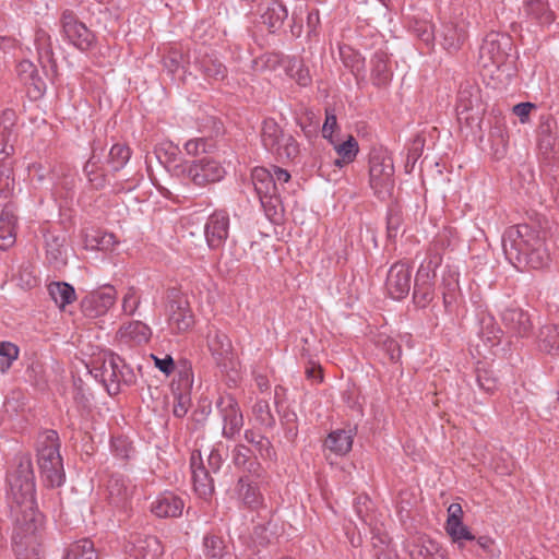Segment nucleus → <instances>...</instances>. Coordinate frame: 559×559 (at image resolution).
<instances>
[{
  "mask_svg": "<svg viewBox=\"0 0 559 559\" xmlns=\"http://www.w3.org/2000/svg\"><path fill=\"white\" fill-rule=\"evenodd\" d=\"M16 465L8 473V499L14 518L12 543L21 556L37 544V533L43 526V515L35 508V483L32 459L28 454L16 456Z\"/></svg>",
  "mask_w": 559,
  "mask_h": 559,
  "instance_id": "obj_1",
  "label": "nucleus"
},
{
  "mask_svg": "<svg viewBox=\"0 0 559 559\" xmlns=\"http://www.w3.org/2000/svg\"><path fill=\"white\" fill-rule=\"evenodd\" d=\"M502 248L507 259L524 263L532 269H542L549 261V254L539 233L526 224L510 226L502 237Z\"/></svg>",
  "mask_w": 559,
  "mask_h": 559,
  "instance_id": "obj_2",
  "label": "nucleus"
},
{
  "mask_svg": "<svg viewBox=\"0 0 559 559\" xmlns=\"http://www.w3.org/2000/svg\"><path fill=\"white\" fill-rule=\"evenodd\" d=\"M59 436L55 430H45L37 438V463L44 480L50 487H60L64 481V469L59 453Z\"/></svg>",
  "mask_w": 559,
  "mask_h": 559,
  "instance_id": "obj_3",
  "label": "nucleus"
},
{
  "mask_svg": "<svg viewBox=\"0 0 559 559\" xmlns=\"http://www.w3.org/2000/svg\"><path fill=\"white\" fill-rule=\"evenodd\" d=\"M91 373L103 383L110 395L117 394L122 384L131 385L136 379L135 373L123 359L112 353H104L95 358Z\"/></svg>",
  "mask_w": 559,
  "mask_h": 559,
  "instance_id": "obj_4",
  "label": "nucleus"
},
{
  "mask_svg": "<svg viewBox=\"0 0 559 559\" xmlns=\"http://www.w3.org/2000/svg\"><path fill=\"white\" fill-rule=\"evenodd\" d=\"M173 171L176 176L199 188L216 183L226 175V169L222 163L211 156L193 160L180 159L178 164L173 166Z\"/></svg>",
  "mask_w": 559,
  "mask_h": 559,
  "instance_id": "obj_5",
  "label": "nucleus"
},
{
  "mask_svg": "<svg viewBox=\"0 0 559 559\" xmlns=\"http://www.w3.org/2000/svg\"><path fill=\"white\" fill-rule=\"evenodd\" d=\"M394 164L390 153L373 148L369 156V186L379 199L391 197L394 186Z\"/></svg>",
  "mask_w": 559,
  "mask_h": 559,
  "instance_id": "obj_6",
  "label": "nucleus"
},
{
  "mask_svg": "<svg viewBox=\"0 0 559 559\" xmlns=\"http://www.w3.org/2000/svg\"><path fill=\"white\" fill-rule=\"evenodd\" d=\"M261 140L263 146L280 159L294 160L299 155V144L288 133H284L274 119H265L262 124Z\"/></svg>",
  "mask_w": 559,
  "mask_h": 559,
  "instance_id": "obj_7",
  "label": "nucleus"
},
{
  "mask_svg": "<svg viewBox=\"0 0 559 559\" xmlns=\"http://www.w3.org/2000/svg\"><path fill=\"white\" fill-rule=\"evenodd\" d=\"M468 22L462 14L441 17L437 28V41L448 52L455 53L468 39Z\"/></svg>",
  "mask_w": 559,
  "mask_h": 559,
  "instance_id": "obj_8",
  "label": "nucleus"
},
{
  "mask_svg": "<svg viewBox=\"0 0 559 559\" xmlns=\"http://www.w3.org/2000/svg\"><path fill=\"white\" fill-rule=\"evenodd\" d=\"M252 185L267 217L277 215L281 200L272 171L264 167H255L251 174Z\"/></svg>",
  "mask_w": 559,
  "mask_h": 559,
  "instance_id": "obj_9",
  "label": "nucleus"
},
{
  "mask_svg": "<svg viewBox=\"0 0 559 559\" xmlns=\"http://www.w3.org/2000/svg\"><path fill=\"white\" fill-rule=\"evenodd\" d=\"M511 43L499 33L488 34L479 48V64L484 69L499 70L508 60Z\"/></svg>",
  "mask_w": 559,
  "mask_h": 559,
  "instance_id": "obj_10",
  "label": "nucleus"
},
{
  "mask_svg": "<svg viewBox=\"0 0 559 559\" xmlns=\"http://www.w3.org/2000/svg\"><path fill=\"white\" fill-rule=\"evenodd\" d=\"M61 26L66 38L81 51H87L95 46L94 33L79 21L71 10H64L61 14Z\"/></svg>",
  "mask_w": 559,
  "mask_h": 559,
  "instance_id": "obj_11",
  "label": "nucleus"
},
{
  "mask_svg": "<svg viewBox=\"0 0 559 559\" xmlns=\"http://www.w3.org/2000/svg\"><path fill=\"white\" fill-rule=\"evenodd\" d=\"M216 407L223 420V437L235 438L243 426V416L238 402L233 395L225 394L219 396Z\"/></svg>",
  "mask_w": 559,
  "mask_h": 559,
  "instance_id": "obj_12",
  "label": "nucleus"
},
{
  "mask_svg": "<svg viewBox=\"0 0 559 559\" xmlns=\"http://www.w3.org/2000/svg\"><path fill=\"white\" fill-rule=\"evenodd\" d=\"M411 266L404 262H396L388 271L385 290L392 299H404L411 290Z\"/></svg>",
  "mask_w": 559,
  "mask_h": 559,
  "instance_id": "obj_13",
  "label": "nucleus"
},
{
  "mask_svg": "<svg viewBox=\"0 0 559 559\" xmlns=\"http://www.w3.org/2000/svg\"><path fill=\"white\" fill-rule=\"evenodd\" d=\"M117 293L112 286H104L87 294L81 301L85 316L96 318L105 314L116 302Z\"/></svg>",
  "mask_w": 559,
  "mask_h": 559,
  "instance_id": "obj_14",
  "label": "nucleus"
},
{
  "mask_svg": "<svg viewBox=\"0 0 559 559\" xmlns=\"http://www.w3.org/2000/svg\"><path fill=\"white\" fill-rule=\"evenodd\" d=\"M229 235V216L224 211H216L209 216L204 225V236L210 249L223 248Z\"/></svg>",
  "mask_w": 559,
  "mask_h": 559,
  "instance_id": "obj_15",
  "label": "nucleus"
},
{
  "mask_svg": "<svg viewBox=\"0 0 559 559\" xmlns=\"http://www.w3.org/2000/svg\"><path fill=\"white\" fill-rule=\"evenodd\" d=\"M163 554L164 547L155 536H135L126 546V559H159Z\"/></svg>",
  "mask_w": 559,
  "mask_h": 559,
  "instance_id": "obj_16",
  "label": "nucleus"
},
{
  "mask_svg": "<svg viewBox=\"0 0 559 559\" xmlns=\"http://www.w3.org/2000/svg\"><path fill=\"white\" fill-rule=\"evenodd\" d=\"M231 463L243 475L254 479H261L264 468L253 455L252 450L245 444H237L231 451Z\"/></svg>",
  "mask_w": 559,
  "mask_h": 559,
  "instance_id": "obj_17",
  "label": "nucleus"
},
{
  "mask_svg": "<svg viewBox=\"0 0 559 559\" xmlns=\"http://www.w3.org/2000/svg\"><path fill=\"white\" fill-rule=\"evenodd\" d=\"M501 321L509 333L520 337L528 336L533 329L528 312L515 306H510L501 312Z\"/></svg>",
  "mask_w": 559,
  "mask_h": 559,
  "instance_id": "obj_18",
  "label": "nucleus"
},
{
  "mask_svg": "<svg viewBox=\"0 0 559 559\" xmlns=\"http://www.w3.org/2000/svg\"><path fill=\"white\" fill-rule=\"evenodd\" d=\"M190 468L194 491L202 498L211 496L214 491V483L210 472L203 465L200 452L191 454Z\"/></svg>",
  "mask_w": 559,
  "mask_h": 559,
  "instance_id": "obj_19",
  "label": "nucleus"
},
{
  "mask_svg": "<svg viewBox=\"0 0 559 559\" xmlns=\"http://www.w3.org/2000/svg\"><path fill=\"white\" fill-rule=\"evenodd\" d=\"M411 559H449L445 550L427 536H416L408 543Z\"/></svg>",
  "mask_w": 559,
  "mask_h": 559,
  "instance_id": "obj_20",
  "label": "nucleus"
},
{
  "mask_svg": "<svg viewBox=\"0 0 559 559\" xmlns=\"http://www.w3.org/2000/svg\"><path fill=\"white\" fill-rule=\"evenodd\" d=\"M257 479L248 476H240L235 487L236 498L247 508L257 510L263 504V496L260 491L259 486L255 483Z\"/></svg>",
  "mask_w": 559,
  "mask_h": 559,
  "instance_id": "obj_21",
  "label": "nucleus"
},
{
  "mask_svg": "<svg viewBox=\"0 0 559 559\" xmlns=\"http://www.w3.org/2000/svg\"><path fill=\"white\" fill-rule=\"evenodd\" d=\"M463 510L461 504L451 503L448 508V520L445 531L454 543L460 546L463 540H473L475 537L462 522Z\"/></svg>",
  "mask_w": 559,
  "mask_h": 559,
  "instance_id": "obj_22",
  "label": "nucleus"
},
{
  "mask_svg": "<svg viewBox=\"0 0 559 559\" xmlns=\"http://www.w3.org/2000/svg\"><path fill=\"white\" fill-rule=\"evenodd\" d=\"M207 346L217 365L226 366L233 357V345L229 337L217 329L207 333Z\"/></svg>",
  "mask_w": 559,
  "mask_h": 559,
  "instance_id": "obj_23",
  "label": "nucleus"
},
{
  "mask_svg": "<svg viewBox=\"0 0 559 559\" xmlns=\"http://www.w3.org/2000/svg\"><path fill=\"white\" fill-rule=\"evenodd\" d=\"M183 501L173 492H164L151 504V511L158 518H177L183 510Z\"/></svg>",
  "mask_w": 559,
  "mask_h": 559,
  "instance_id": "obj_24",
  "label": "nucleus"
},
{
  "mask_svg": "<svg viewBox=\"0 0 559 559\" xmlns=\"http://www.w3.org/2000/svg\"><path fill=\"white\" fill-rule=\"evenodd\" d=\"M151 328L142 321H132L120 326L117 338L128 345H142L150 341Z\"/></svg>",
  "mask_w": 559,
  "mask_h": 559,
  "instance_id": "obj_25",
  "label": "nucleus"
},
{
  "mask_svg": "<svg viewBox=\"0 0 559 559\" xmlns=\"http://www.w3.org/2000/svg\"><path fill=\"white\" fill-rule=\"evenodd\" d=\"M478 95L473 94L468 90H461L456 104L457 120L462 123L471 126L479 120Z\"/></svg>",
  "mask_w": 559,
  "mask_h": 559,
  "instance_id": "obj_26",
  "label": "nucleus"
},
{
  "mask_svg": "<svg viewBox=\"0 0 559 559\" xmlns=\"http://www.w3.org/2000/svg\"><path fill=\"white\" fill-rule=\"evenodd\" d=\"M108 500L116 507H122L127 503L133 492V486L122 475L114 474L107 481Z\"/></svg>",
  "mask_w": 559,
  "mask_h": 559,
  "instance_id": "obj_27",
  "label": "nucleus"
},
{
  "mask_svg": "<svg viewBox=\"0 0 559 559\" xmlns=\"http://www.w3.org/2000/svg\"><path fill=\"white\" fill-rule=\"evenodd\" d=\"M168 323L177 332H185L193 325V314L186 300H176L170 304Z\"/></svg>",
  "mask_w": 559,
  "mask_h": 559,
  "instance_id": "obj_28",
  "label": "nucleus"
},
{
  "mask_svg": "<svg viewBox=\"0 0 559 559\" xmlns=\"http://www.w3.org/2000/svg\"><path fill=\"white\" fill-rule=\"evenodd\" d=\"M17 217L5 207L0 213V250L10 249L16 241Z\"/></svg>",
  "mask_w": 559,
  "mask_h": 559,
  "instance_id": "obj_29",
  "label": "nucleus"
},
{
  "mask_svg": "<svg viewBox=\"0 0 559 559\" xmlns=\"http://www.w3.org/2000/svg\"><path fill=\"white\" fill-rule=\"evenodd\" d=\"M537 345L542 352L559 357V324L543 325L538 331Z\"/></svg>",
  "mask_w": 559,
  "mask_h": 559,
  "instance_id": "obj_30",
  "label": "nucleus"
},
{
  "mask_svg": "<svg viewBox=\"0 0 559 559\" xmlns=\"http://www.w3.org/2000/svg\"><path fill=\"white\" fill-rule=\"evenodd\" d=\"M16 74L20 81L25 85L33 87L36 96L41 95L45 83L38 74L36 66L29 60H22L16 66Z\"/></svg>",
  "mask_w": 559,
  "mask_h": 559,
  "instance_id": "obj_31",
  "label": "nucleus"
},
{
  "mask_svg": "<svg viewBox=\"0 0 559 559\" xmlns=\"http://www.w3.org/2000/svg\"><path fill=\"white\" fill-rule=\"evenodd\" d=\"M352 430L337 429L332 431L325 440V447L337 455H345L348 453L352 449Z\"/></svg>",
  "mask_w": 559,
  "mask_h": 559,
  "instance_id": "obj_32",
  "label": "nucleus"
},
{
  "mask_svg": "<svg viewBox=\"0 0 559 559\" xmlns=\"http://www.w3.org/2000/svg\"><path fill=\"white\" fill-rule=\"evenodd\" d=\"M372 80L377 86H385L391 80L389 57L384 51H377L372 59Z\"/></svg>",
  "mask_w": 559,
  "mask_h": 559,
  "instance_id": "obj_33",
  "label": "nucleus"
},
{
  "mask_svg": "<svg viewBox=\"0 0 559 559\" xmlns=\"http://www.w3.org/2000/svg\"><path fill=\"white\" fill-rule=\"evenodd\" d=\"M287 15L285 5L278 0H272L263 12L262 20L270 29L275 31L282 26Z\"/></svg>",
  "mask_w": 559,
  "mask_h": 559,
  "instance_id": "obj_34",
  "label": "nucleus"
},
{
  "mask_svg": "<svg viewBox=\"0 0 559 559\" xmlns=\"http://www.w3.org/2000/svg\"><path fill=\"white\" fill-rule=\"evenodd\" d=\"M524 11L540 24H549L554 21V13L549 9L548 0H526Z\"/></svg>",
  "mask_w": 559,
  "mask_h": 559,
  "instance_id": "obj_35",
  "label": "nucleus"
},
{
  "mask_svg": "<svg viewBox=\"0 0 559 559\" xmlns=\"http://www.w3.org/2000/svg\"><path fill=\"white\" fill-rule=\"evenodd\" d=\"M48 292L51 299L60 309H64L67 305H70L75 300L74 288L64 282H53L49 284Z\"/></svg>",
  "mask_w": 559,
  "mask_h": 559,
  "instance_id": "obj_36",
  "label": "nucleus"
},
{
  "mask_svg": "<svg viewBox=\"0 0 559 559\" xmlns=\"http://www.w3.org/2000/svg\"><path fill=\"white\" fill-rule=\"evenodd\" d=\"M245 440L254 447L255 451L259 453V455L263 460H266V459L274 460L275 459V456H276L275 450H274L271 441L266 437H264L251 429H248L245 431Z\"/></svg>",
  "mask_w": 559,
  "mask_h": 559,
  "instance_id": "obj_37",
  "label": "nucleus"
},
{
  "mask_svg": "<svg viewBox=\"0 0 559 559\" xmlns=\"http://www.w3.org/2000/svg\"><path fill=\"white\" fill-rule=\"evenodd\" d=\"M45 241H46L47 258L55 263L63 262L64 253H66V249H64L66 237H64V235L63 234L56 235L53 233H48L45 236Z\"/></svg>",
  "mask_w": 559,
  "mask_h": 559,
  "instance_id": "obj_38",
  "label": "nucleus"
},
{
  "mask_svg": "<svg viewBox=\"0 0 559 559\" xmlns=\"http://www.w3.org/2000/svg\"><path fill=\"white\" fill-rule=\"evenodd\" d=\"M117 240L114 234L96 230L86 235L85 247L91 250L110 251L116 246Z\"/></svg>",
  "mask_w": 559,
  "mask_h": 559,
  "instance_id": "obj_39",
  "label": "nucleus"
},
{
  "mask_svg": "<svg viewBox=\"0 0 559 559\" xmlns=\"http://www.w3.org/2000/svg\"><path fill=\"white\" fill-rule=\"evenodd\" d=\"M290 57H285L278 52H267L258 57L254 61L255 71H277L280 68L286 69V60Z\"/></svg>",
  "mask_w": 559,
  "mask_h": 559,
  "instance_id": "obj_40",
  "label": "nucleus"
},
{
  "mask_svg": "<svg viewBox=\"0 0 559 559\" xmlns=\"http://www.w3.org/2000/svg\"><path fill=\"white\" fill-rule=\"evenodd\" d=\"M63 559H99L92 540L83 538L68 548Z\"/></svg>",
  "mask_w": 559,
  "mask_h": 559,
  "instance_id": "obj_41",
  "label": "nucleus"
},
{
  "mask_svg": "<svg viewBox=\"0 0 559 559\" xmlns=\"http://www.w3.org/2000/svg\"><path fill=\"white\" fill-rule=\"evenodd\" d=\"M335 151L340 158L335 159L334 164L341 168L356 158L359 151L358 142L354 136L349 135L346 141L335 145Z\"/></svg>",
  "mask_w": 559,
  "mask_h": 559,
  "instance_id": "obj_42",
  "label": "nucleus"
},
{
  "mask_svg": "<svg viewBox=\"0 0 559 559\" xmlns=\"http://www.w3.org/2000/svg\"><path fill=\"white\" fill-rule=\"evenodd\" d=\"M285 73L301 86H307L311 82L309 70L305 67L304 62L297 58L290 57L286 60Z\"/></svg>",
  "mask_w": 559,
  "mask_h": 559,
  "instance_id": "obj_43",
  "label": "nucleus"
},
{
  "mask_svg": "<svg viewBox=\"0 0 559 559\" xmlns=\"http://www.w3.org/2000/svg\"><path fill=\"white\" fill-rule=\"evenodd\" d=\"M441 263V257L438 253L430 254L419 266L415 281L425 283H435L436 270Z\"/></svg>",
  "mask_w": 559,
  "mask_h": 559,
  "instance_id": "obj_44",
  "label": "nucleus"
},
{
  "mask_svg": "<svg viewBox=\"0 0 559 559\" xmlns=\"http://www.w3.org/2000/svg\"><path fill=\"white\" fill-rule=\"evenodd\" d=\"M340 57L344 66L355 74L360 73L365 68V60L361 55L349 46L340 47Z\"/></svg>",
  "mask_w": 559,
  "mask_h": 559,
  "instance_id": "obj_45",
  "label": "nucleus"
},
{
  "mask_svg": "<svg viewBox=\"0 0 559 559\" xmlns=\"http://www.w3.org/2000/svg\"><path fill=\"white\" fill-rule=\"evenodd\" d=\"M435 298V283L415 281L413 300L419 308H426Z\"/></svg>",
  "mask_w": 559,
  "mask_h": 559,
  "instance_id": "obj_46",
  "label": "nucleus"
},
{
  "mask_svg": "<svg viewBox=\"0 0 559 559\" xmlns=\"http://www.w3.org/2000/svg\"><path fill=\"white\" fill-rule=\"evenodd\" d=\"M131 151L124 144H115L111 146L108 155V164L114 171L120 170L130 159Z\"/></svg>",
  "mask_w": 559,
  "mask_h": 559,
  "instance_id": "obj_47",
  "label": "nucleus"
},
{
  "mask_svg": "<svg viewBox=\"0 0 559 559\" xmlns=\"http://www.w3.org/2000/svg\"><path fill=\"white\" fill-rule=\"evenodd\" d=\"M443 305L447 310H451L453 305L456 304L457 300V292H459V280L455 274H450L449 277H443Z\"/></svg>",
  "mask_w": 559,
  "mask_h": 559,
  "instance_id": "obj_48",
  "label": "nucleus"
},
{
  "mask_svg": "<svg viewBox=\"0 0 559 559\" xmlns=\"http://www.w3.org/2000/svg\"><path fill=\"white\" fill-rule=\"evenodd\" d=\"M99 157L93 152L90 159L86 162L84 166V173L88 179V181L93 185L94 188L99 189L105 186V176L99 173Z\"/></svg>",
  "mask_w": 559,
  "mask_h": 559,
  "instance_id": "obj_49",
  "label": "nucleus"
},
{
  "mask_svg": "<svg viewBox=\"0 0 559 559\" xmlns=\"http://www.w3.org/2000/svg\"><path fill=\"white\" fill-rule=\"evenodd\" d=\"M376 345L381 348L391 361L400 359L402 350L400 344L384 333H379L376 337Z\"/></svg>",
  "mask_w": 559,
  "mask_h": 559,
  "instance_id": "obj_50",
  "label": "nucleus"
},
{
  "mask_svg": "<svg viewBox=\"0 0 559 559\" xmlns=\"http://www.w3.org/2000/svg\"><path fill=\"white\" fill-rule=\"evenodd\" d=\"M35 46L38 52L39 60L46 59L48 62L51 61L53 56L51 37L46 31H36Z\"/></svg>",
  "mask_w": 559,
  "mask_h": 559,
  "instance_id": "obj_51",
  "label": "nucleus"
},
{
  "mask_svg": "<svg viewBox=\"0 0 559 559\" xmlns=\"http://www.w3.org/2000/svg\"><path fill=\"white\" fill-rule=\"evenodd\" d=\"M201 70L209 79L222 80L226 76V67L217 59L204 58L201 61Z\"/></svg>",
  "mask_w": 559,
  "mask_h": 559,
  "instance_id": "obj_52",
  "label": "nucleus"
},
{
  "mask_svg": "<svg viewBox=\"0 0 559 559\" xmlns=\"http://www.w3.org/2000/svg\"><path fill=\"white\" fill-rule=\"evenodd\" d=\"M204 555L206 559H222L225 554V545L222 538L211 535L204 537Z\"/></svg>",
  "mask_w": 559,
  "mask_h": 559,
  "instance_id": "obj_53",
  "label": "nucleus"
},
{
  "mask_svg": "<svg viewBox=\"0 0 559 559\" xmlns=\"http://www.w3.org/2000/svg\"><path fill=\"white\" fill-rule=\"evenodd\" d=\"M414 33L427 46L433 45L437 40V28L428 21H417L414 25Z\"/></svg>",
  "mask_w": 559,
  "mask_h": 559,
  "instance_id": "obj_54",
  "label": "nucleus"
},
{
  "mask_svg": "<svg viewBox=\"0 0 559 559\" xmlns=\"http://www.w3.org/2000/svg\"><path fill=\"white\" fill-rule=\"evenodd\" d=\"M252 413L255 420L263 426L272 427L275 423L271 413L269 402L265 400H258L252 407Z\"/></svg>",
  "mask_w": 559,
  "mask_h": 559,
  "instance_id": "obj_55",
  "label": "nucleus"
},
{
  "mask_svg": "<svg viewBox=\"0 0 559 559\" xmlns=\"http://www.w3.org/2000/svg\"><path fill=\"white\" fill-rule=\"evenodd\" d=\"M478 386L486 393H493L499 385L498 379L495 377L493 371L489 369L477 370Z\"/></svg>",
  "mask_w": 559,
  "mask_h": 559,
  "instance_id": "obj_56",
  "label": "nucleus"
},
{
  "mask_svg": "<svg viewBox=\"0 0 559 559\" xmlns=\"http://www.w3.org/2000/svg\"><path fill=\"white\" fill-rule=\"evenodd\" d=\"M141 304V298L138 294V290L131 286L128 287L126 290L123 297H122V311L127 316H133L135 311L138 310L139 306Z\"/></svg>",
  "mask_w": 559,
  "mask_h": 559,
  "instance_id": "obj_57",
  "label": "nucleus"
},
{
  "mask_svg": "<svg viewBox=\"0 0 559 559\" xmlns=\"http://www.w3.org/2000/svg\"><path fill=\"white\" fill-rule=\"evenodd\" d=\"M403 218L399 211L391 210L388 214L386 234L389 239H395L401 231Z\"/></svg>",
  "mask_w": 559,
  "mask_h": 559,
  "instance_id": "obj_58",
  "label": "nucleus"
},
{
  "mask_svg": "<svg viewBox=\"0 0 559 559\" xmlns=\"http://www.w3.org/2000/svg\"><path fill=\"white\" fill-rule=\"evenodd\" d=\"M0 355L5 358L4 361L1 362V369L4 371L10 368L13 360L19 357V348L9 342L0 343Z\"/></svg>",
  "mask_w": 559,
  "mask_h": 559,
  "instance_id": "obj_59",
  "label": "nucleus"
},
{
  "mask_svg": "<svg viewBox=\"0 0 559 559\" xmlns=\"http://www.w3.org/2000/svg\"><path fill=\"white\" fill-rule=\"evenodd\" d=\"M185 151L190 156H198L209 152V143L206 139H191L185 143Z\"/></svg>",
  "mask_w": 559,
  "mask_h": 559,
  "instance_id": "obj_60",
  "label": "nucleus"
},
{
  "mask_svg": "<svg viewBox=\"0 0 559 559\" xmlns=\"http://www.w3.org/2000/svg\"><path fill=\"white\" fill-rule=\"evenodd\" d=\"M111 448L115 454L121 459L130 457L131 453L133 452L131 443L121 437L112 439Z\"/></svg>",
  "mask_w": 559,
  "mask_h": 559,
  "instance_id": "obj_61",
  "label": "nucleus"
},
{
  "mask_svg": "<svg viewBox=\"0 0 559 559\" xmlns=\"http://www.w3.org/2000/svg\"><path fill=\"white\" fill-rule=\"evenodd\" d=\"M163 63L165 69H167L169 73L174 74L181 67L182 53L178 50H170L168 55L164 57Z\"/></svg>",
  "mask_w": 559,
  "mask_h": 559,
  "instance_id": "obj_62",
  "label": "nucleus"
},
{
  "mask_svg": "<svg viewBox=\"0 0 559 559\" xmlns=\"http://www.w3.org/2000/svg\"><path fill=\"white\" fill-rule=\"evenodd\" d=\"M224 445L222 443H217L210 452L207 462L209 466L213 472L219 471L223 462H224Z\"/></svg>",
  "mask_w": 559,
  "mask_h": 559,
  "instance_id": "obj_63",
  "label": "nucleus"
},
{
  "mask_svg": "<svg viewBox=\"0 0 559 559\" xmlns=\"http://www.w3.org/2000/svg\"><path fill=\"white\" fill-rule=\"evenodd\" d=\"M297 415L294 412H287L283 416V424L286 426V438L293 441L298 433L296 426Z\"/></svg>",
  "mask_w": 559,
  "mask_h": 559,
  "instance_id": "obj_64",
  "label": "nucleus"
}]
</instances>
